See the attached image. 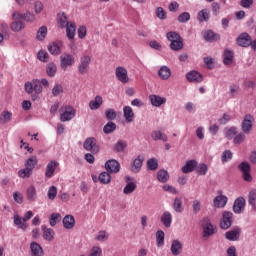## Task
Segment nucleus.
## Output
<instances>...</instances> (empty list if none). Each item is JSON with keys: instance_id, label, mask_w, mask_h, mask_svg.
Wrapping results in <instances>:
<instances>
[{"instance_id": "f257e3e1", "label": "nucleus", "mask_w": 256, "mask_h": 256, "mask_svg": "<svg viewBox=\"0 0 256 256\" xmlns=\"http://www.w3.org/2000/svg\"><path fill=\"white\" fill-rule=\"evenodd\" d=\"M166 38L170 41V49L172 51H181L183 49V38L179 33L170 31L166 34Z\"/></svg>"}, {"instance_id": "f03ea898", "label": "nucleus", "mask_w": 256, "mask_h": 256, "mask_svg": "<svg viewBox=\"0 0 256 256\" xmlns=\"http://www.w3.org/2000/svg\"><path fill=\"white\" fill-rule=\"evenodd\" d=\"M60 121L66 123V121H71L77 115V110L71 105H66L60 108Z\"/></svg>"}, {"instance_id": "7ed1b4c3", "label": "nucleus", "mask_w": 256, "mask_h": 256, "mask_svg": "<svg viewBox=\"0 0 256 256\" xmlns=\"http://www.w3.org/2000/svg\"><path fill=\"white\" fill-rule=\"evenodd\" d=\"M201 227L203 229L202 237L203 239H209L212 235H215V228L211 223V219L209 217H204L201 221Z\"/></svg>"}, {"instance_id": "20e7f679", "label": "nucleus", "mask_w": 256, "mask_h": 256, "mask_svg": "<svg viewBox=\"0 0 256 256\" xmlns=\"http://www.w3.org/2000/svg\"><path fill=\"white\" fill-rule=\"evenodd\" d=\"M83 147L86 151H91L93 155H97L101 148L99 146V142L95 137H89L84 141Z\"/></svg>"}, {"instance_id": "39448f33", "label": "nucleus", "mask_w": 256, "mask_h": 256, "mask_svg": "<svg viewBox=\"0 0 256 256\" xmlns=\"http://www.w3.org/2000/svg\"><path fill=\"white\" fill-rule=\"evenodd\" d=\"M25 91L28 95H31L35 91L36 95L43 93V86H41V80L34 79L32 82L25 83Z\"/></svg>"}, {"instance_id": "423d86ee", "label": "nucleus", "mask_w": 256, "mask_h": 256, "mask_svg": "<svg viewBox=\"0 0 256 256\" xmlns=\"http://www.w3.org/2000/svg\"><path fill=\"white\" fill-rule=\"evenodd\" d=\"M255 121V117L251 114H246L241 123V131L244 135H249L253 130V123Z\"/></svg>"}, {"instance_id": "0eeeda50", "label": "nucleus", "mask_w": 256, "mask_h": 256, "mask_svg": "<svg viewBox=\"0 0 256 256\" xmlns=\"http://www.w3.org/2000/svg\"><path fill=\"white\" fill-rule=\"evenodd\" d=\"M33 217V212L32 211H27L23 218L19 217V215L14 216V225H17L19 229H22V231H25L27 229V221Z\"/></svg>"}, {"instance_id": "6e6552de", "label": "nucleus", "mask_w": 256, "mask_h": 256, "mask_svg": "<svg viewBox=\"0 0 256 256\" xmlns=\"http://www.w3.org/2000/svg\"><path fill=\"white\" fill-rule=\"evenodd\" d=\"M233 212L231 211H224L222 213V218L220 220V227L221 229H224L227 231V229H230L231 225H233Z\"/></svg>"}, {"instance_id": "1a4fd4ad", "label": "nucleus", "mask_w": 256, "mask_h": 256, "mask_svg": "<svg viewBox=\"0 0 256 256\" xmlns=\"http://www.w3.org/2000/svg\"><path fill=\"white\" fill-rule=\"evenodd\" d=\"M89 65H91V56H82L80 58V63L78 64V72L80 75H86V73H89Z\"/></svg>"}, {"instance_id": "9d476101", "label": "nucleus", "mask_w": 256, "mask_h": 256, "mask_svg": "<svg viewBox=\"0 0 256 256\" xmlns=\"http://www.w3.org/2000/svg\"><path fill=\"white\" fill-rule=\"evenodd\" d=\"M238 169L239 171H241L244 181H253V177L251 176V165L249 164V162L240 163L238 165Z\"/></svg>"}, {"instance_id": "9b49d317", "label": "nucleus", "mask_w": 256, "mask_h": 256, "mask_svg": "<svg viewBox=\"0 0 256 256\" xmlns=\"http://www.w3.org/2000/svg\"><path fill=\"white\" fill-rule=\"evenodd\" d=\"M75 65V56L71 54H63L60 56V67L64 71H67L68 67Z\"/></svg>"}, {"instance_id": "f8f14e48", "label": "nucleus", "mask_w": 256, "mask_h": 256, "mask_svg": "<svg viewBox=\"0 0 256 256\" xmlns=\"http://www.w3.org/2000/svg\"><path fill=\"white\" fill-rule=\"evenodd\" d=\"M201 35L208 43H217V41L221 40V35L213 30H204Z\"/></svg>"}, {"instance_id": "ddd939ff", "label": "nucleus", "mask_w": 256, "mask_h": 256, "mask_svg": "<svg viewBox=\"0 0 256 256\" xmlns=\"http://www.w3.org/2000/svg\"><path fill=\"white\" fill-rule=\"evenodd\" d=\"M236 45L244 48L251 47V35L247 32L241 33L236 39Z\"/></svg>"}, {"instance_id": "4468645a", "label": "nucleus", "mask_w": 256, "mask_h": 256, "mask_svg": "<svg viewBox=\"0 0 256 256\" xmlns=\"http://www.w3.org/2000/svg\"><path fill=\"white\" fill-rule=\"evenodd\" d=\"M241 227L239 226H235L234 228H232L231 230L227 231L224 234L225 239H227L228 241H239L240 237H241Z\"/></svg>"}, {"instance_id": "2eb2a0df", "label": "nucleus", "mask_w": 256, "mask_h": 256, "mask_svg": "<svg viewBox=\"0 0 256 256\" xmlns=\"http://www.w3.org/2000/svg\"><path fill=\"white\" fill-rule=\"evenodd\" d=\"M104 167L108 173H119L121 170V164H119V161L115 159L106 161Z\"/></svg>"}, {"instance_id": "dca6fc26", "label": "nucleus", "mask_w": 256, "mask_h": 256, "mask_svg": "<svg viewBox=\"0 0 256 256\" xmlns=\"http://www.w3.org/2000/svg\"><path fill=\"white\" fill-rule=\"evenodd\" d=\"M186 79L189 83H203V74L192 70L186 74Z\"/></svg>"}, {"instance_id": "f3484780", "label": "nucleus", "mask_w": 256, "mask_h": 256, "mask_svg": "<svg viewBox=\"0 0 256 256\" xmlns=\"http://www.w3.org/2000/svg\"><path fill=\"white\" fill-rule=\"evenodd\" d=\"M118 81L121 83H129V76L127 75V69L123 66H119L115 71Z\"/></svg>"}, {"instance_id": "a211bd4d", "label": "nucleus", "mask_w": 256, "mask_h": 256, "mask_svg": "<svg viewBox=\"0 0 256 256\" xmlns=\"http://www.w3.org/2000/svg\"><path fill=\"white\" fill-rule=\"evenodd\" d=\"M56 21L59 29H65L67 25L71 24V22H69V17H67V14H65V12L58 13Z\"/></svg>"}, {"instance_id": "6ab92c4d", "label": "nucleus", "mask_w": 256, "mask_h": 256, "mask_svg": "<svg viewBox=\"0 0 256 256\" xmlns=\"http://www.w3.org/2000/svg\"><path fill=\"white\" fill-rule=\"evenodd\" d=\"M57 167H59V162L51 160L46 166L45 177L51 179V177L55 175V169H57Z\"/></svg>"}, {"instance_id": "aec40b11", "label": "nucleus", "mask_w": 256, "mask_h": 256, "mask_svg": "<svg viewBox=\"0 0 256 256\" xmlns=\"http://www.w3.org/2000/svg\"><path fill=\"white\" fill-rule=\"evenodd\" d=\"M245 209V198L238 197L233 204V211L237 215L243 213V210Z\"/></svg>"}, {"instance_id": "412c9836", "label": "nucleus", "mask_w": 256, "mask_h": 256, "mask_svg": "<svg viewBox=\"0 0 256 256\" xmlns=\"http://www.w3.org/2000/svg\"><path fill=\"white\" fill-rule=\"evenodd\" d=\"M149 100L153 107H161V105H165V103H167V98L155 94L150 95Z\"/></svg>"}, {"instance_id": "4be33fe9", "label": "nucleus", "mask_w": 256, "mask_h": 256, "mask_svg": "<svg viewBox=\"0 0 256 256\" xmlns=\"http://www.w3.org/2000/svg\"><path fill=\"white\" fill-rule=\"evenodd\" d=\"M30 251H31V256L45 255V252L43 251V247H41V244H39L37 242H31Z\"/></svg>"}, {"instance_id": "5701e85b", "label": "nucleus", "mask_w": 256, "mask_h": 256, "mask_svg": "<svg viewBox=\"0 0 256 256\" xmlns=\"http://www.w3.org/2000/svg\"><path fill=\"white\" fill-rule=\"evenodd\" d=\"M132 180L131 177L127 176L126 177V186L123 189L124 195H131L133 191L137 189V184L135 182H130Z\"/></svg>"}, {"instance_id": "b1692460", "label": "nucleus", "mask_w": 256, "mask_h": 256, "mask_svg": "<svg viewBox=\"0 0 256 256\" xmlns=\"http://www.w3.org/2000/svg\"><path fill=\"white\" fill-rule=\"evenodd\" d=\"M228 198L225 195L216 196L213 200V206L217 209H222L227 205Z\"/></svg>"}, {"instance_id": "393cba45", "label": "nucleus", "mask_w": 256, "mask_h": 256, "mask_svg": "<svg viewBox=\"0 0 256 256\" xmlns=\"http://www.w3.org/2000/svg\"><path fill=\"white\" fill-rule=\"evenodd\" d=\"M235 59V53L231 49H225L223 52V63L224 65H231Z\"/></svg>"}, {"instance_id": "a878e982", "label": "nucleus", "mask_w": 256, "mask_h": 256, "mask_svg": "<svg viewBox=\"0 0 256 256\" xmlns=\"http://www.w3.org/2000/svg\"><path fill=\"white\" fill-rule=\"evenodd\" d=\"M42 231H43V239L45 241H53L55 239V231L51 228H47L46 225H42Z\"/></svg>"}, {"instance_id": "bb28decb", "label": "nucleus", "mask_w": 256, "mask_h": 256, "mask_svg": "<svg viewBox=\"0 0 256 256\" xmlns=\"http://www.w3.org/2000/svg\"><path fill=\"white\" fill-rule=\"evenodd\" d=\"M141 167H143V157H141L139 155V156H137L136 159H134V161L130 167V171L132 173H139V171H141Z\"/></svg>"}, {"instance_id": "cd10ccee", "label": "nucleus", "mask_w": 256, "mask_h": 256, "mask_svg": "<svg viewBox=\"0 0 256 256\" xmlns=\"http://www.w3.org/2000/svg\"><path fill=\"white\" fill-rule=\"evenodd\" d=\"M197 168V160H188L182 167V173H193Z\"/></svg>"}, {"instance_id": "c85d7f7f", "label": "nucleus", "mask_w": 256, "mask_h": 256, "mask_svg": "<svg viewBox=\"0 0 256 256\" xmlns=\"http://www.w3.org/2000/svg\"><path fill=\"white\" fill-rule=\"evenodd\" d=\"M65 29L68 39H75V34L77 33V25L75 22H70V24H68Z\"/></svg>"}, {"instance_id": "c756f323", "label": "nucleus", "mask_w": 256, "mask_h": 256, "mask_svg": "<svg viewBox=\"0 0 256 256\" xmlns=\"http://www.w3.org/2000/svg\"><path fill=\"white\" fill-rule=\"evenodd\" d=\"M124 113V119L127 123H133V120L135 119V113H133V108L130 106H125L123 108Z\"/></svg>"}, {"instance_id": "7c9ffc66", "label": "nucleus", "mask_w": 256, "mask_h": 256, "mask_svg": "<svg viewBox=\"0 0 256 256\" xmlns=\"http://www.w3.org/2000/svg\"><path fill=\"white\" fill-rule=\"evenodd\" d=\"M161 223H162V224L164 225V227H166L167 229H169V227H171V223H173V216L171 215V212L165 211V212L162 214Z\"/></svg>"}, {"instance_id": "2f4dec72", "label": "nucleus", "mask_w": 256, "mask_h": 256, "mask_svg": "<svg viewBox=\"0 0 256 256\" xmlns=\"http://www.w3.org/2000/svg\"><path fill=\"white\" fill-rule=\"evenodd\" d=\"M64 229H73L75 227V217L73 215H66L63 220Z\"/></svg>"}, {"instance_id": "473e14b6", "label": "nucleus", "mask_w": 256, "mask_h": 256, "mask_svg": "<svg viewBox=\"0 0 256 256\" xmlns=\"http://www.w3.org/2000/svg\"><path fill=\"white\" fill-rule=\"evenodd\" d=\"M158 77H160V79H162V81H167V79H169V77H171V69L167 66H162L158 70Z\"/></svg>"}, {"instance_id": "72a5a7b5", "label": "nucleus", "mask_w": 256, "mask_h": 256, "mask_svg": "<svg viewBox=\"0 0 256 256\" xmlns=\"http://www.w3.org/2000/svg\"><path fill=\"white\" fill-rule=\"evenodd\" d=\"M181 251H183V244L179 240H173L171 245L172 255H181Z\"/></svg>"}, {"instance_id": "f704fd0d", "label": "nucleus", "mask_w": 256, "mask_h": 256, "mask_svg": "<svg viewBox=\"0 0 256 256\" xmlns=\"http://www.w3.org/2000/svg\"><path fill=\"white\" fill-rule=\"evenodd\" d=\"M151 137L154 141H163L164 143H167V141H169V137H167L165 133L157 130L151 133Z\"/></svg>"}, {"instance_id": "c9c22d12", "label": "nucleus", "mask_w": 256, "mask_h": 256, "mask_svg": "<svg viewBox=\"0 0 256 256\" xmlns=\"http://www.w3.org/2000/svg\"><path fill=\"white\" fill-rule=\"evenodd\" d=\"M39 163V160H37V156H30L26 161H25V167L26 169H29L30 171L33 172V169L37 166Z\"/></svg>"}, {"instance_id": "e433bc0d", "label": "nucleus", "mask_w": 256, "mask_h": 256, "mask_svg": "<svg viewBox=\"0 0 256 256\" xmlns=\"http://www.w3.org/2000/svg\"><path fill=\"white\" fill-rule=\"evenodd\" d=\"M26 197L28 201L33 203L37 199V189H35V186H30L26 190Z\"/></svg>"}, {"instance_id": "4c0bfd02", "label": "nucleus", "mask_w": 256, "mask_h": 256, "mask_svg": "<svg viewBox=\"0 0 256 256\" xmlns=\"http://www.w3.org/2000/svg\"><path fill=\"white\" fill-rule=\"evenodd\" d=\"M101 105H103V97L101 96H96L94 100L89 102V107L92 111L99 109Z\"/></svg>"}, {"instance_id": "58836bf2", "label": "nucleus", "mask_w": 256, "mask_h": 256, "mask_svg": "<svg viewBox=\"0 0 256 256\" xmlns=\"http://www.w3.org/2000/svg\"><path fill=\"white\" fill-rule=\"evenodd\" d=\"M156 177L160 183H167V181H169V172L165 169H160Z\"/></svg>"}, {"instance_id": "ea45409f", "label": "nucleus", "mask_w": 256, "mask_h": 256, "mask_svg": "<svg viewBox=\"0 0 256 256\" xmlns=\"http://www.w3.org/2000/svg\"><path fill=\"white\" fill-rule=\"evenodd\" d=\"M48 51L51 55H61V46L57 42H52L48 45Z\"/></svg>"}, {"instance_id": "a19ab883", "label": "nucleus", "mask_w": 256, "mask_h": 256, "mask_svg": "<svg viewBox=\"0 0 256 256\" xmlns=\"http://www.w3.org/2000/svg\"><path fill=\"white\" fill-rule=\"evenodd\" d=\"M98 179L102 185H109V183H111V173L108 171L101 172Z\"/></svg>"}, {"instance_id": "79ce46f5", "label": "nucleus", "mask_w": 256, "mask_h": 256, "mask_svg": "<svg viewBox=\"0 0 256 256\" xmlns=\"http://www.w3.org/2000/svg\"><path fill=\"white\" fill-rule=\"evenodd\" d=\"M172 207L176 213H183V200L179 197H176Z\"/></svg>"}, {"instance_id": "37998d69", "label": "nucleus", "mask_w": 256, "mask_h": 256, "mask_svg": "<svg viewBox=\"0 0 256 256\" xmlns=\"http://www.w3.org/2000/svg\"><path fill=\"white\" fill-rule=\"evenodd\" d=\"M46 73L48 77H55V75H57V65L53 62H49L46 66Z\"/></svg>"}, {"instance_id": "c03bdc74", "label": "nucleus", "mask_w": 256, "mask_h": 256, "mask_svg": "<svg viewBox=\"0 0 256 256\" xmlns=\"http://www.w3.org/2000/svg\"><path fill=\"white\" fill-rule=\"evenodd\" d=\"M13 117V114L9 111H3L0 115V123L1 125H5L7 123H9V121H11Z\"/></svg>"}, {"instance_id": "a18cd8bd", "label": "nucleus", "mask_w": 256, "mask_h": 256, "mask_svg": "<svg viewBox=\"0 0 256 256\" xmlns=\"http://www.w3.org/2000/svg\"><path fill=\"white\" fill-rule=\"evenodd\" d=\"M156 243L157 247H163L165 245V232L163 230L156 232Z\"/></svg>"}, {"instance_id": "49530a36", "label": "nucleus", "mask_w": 256, "mask_h": 256, "mask_svg": "<svg viewBox=\"0 0 256 256\" xmlns=\"http://www.w3.org/2000/svg\"><path fill=\"white\" fill-rule=\"evenodd\" d=\"M10 29L14 31V33H19V31H23V29H25V23L21 21L12 22Z\"/></svg>"}, {"instance_id": "de8ad7c7", "label": "nucleus", "mask_w": 256, "mask_h": 256, "mask_svg": "<svg viewBox=\"0 0 256 256\" xmlns=\"http://www.w3.org/2000/svg\"><path fill=\"white\" fill-rule=\"evenodd\" d=\"M248 203L252 209L256 211V189H253L248 194Z\"/></svg>"}, {"instance_id": "09e8293b", "label": "nucleus", "mask_w": 256, "mask_h": 256, "mask_svg": "<svg viewBox=\"0 0 256 256\" xmlns=\"http://www.w3.org/2000/svg\"><path fill=\"white\" fill-rule=\"evenodd\" d=\"M209 10L208 9H203L200 12H198L197 19L200 23H203V21L207 22L209 21Z\"/></svg>"}, {"instance_id": "8fccbe9b", "label": "nucleus", "mask_w": 256, "mask_h": 256, "mask_svg": "<svg viewBox=\"0 0 256 256\" xmlns=\"http://www.w3.org/2000/svg\"><path fill=\"white\" fill-rule=\"evenodd\" d=\"M45 37H47V26H41L36 34L37 41H45Z\"/></svg>"}, {"instance_id": "3c124183", "label": "nucleus", "mask_w": 256, "mask_h": 256, "mask_svg": "<svg viewBox=\"0 0 256 256\" xmlns=\"http://www.w3.org/2000/svg\"><path fill=\"white\" fill-rule=\"evenodd\" d=\"M127 149V142L123 140H118L116 144L114 145V151L116 153H123Z\"/></svg>"}, {"instance_id": "603ef678", "label": "nucleus", "mask_w": 256, "mask_h": 256, "mask_svg": "<svg viewBox=\"0 0 256 256\" xmlns=\"http://www.w3.org/2000/svg\"><path fill=\"white\" fill-rule=\"evenodd\" d=\"M117 129V124H115L113 121H109L104 127L103 132L105 135H109L113 133Z\"/></svg>"}, {"instance_id": "864d4df0", "label": "nucleus", "mask_w": 256, "mask_h": 256, "mask_svg": "<svg viewBox=\"0 0 256 256\" xmlns=\"http://www.w3.org/2000/svg\"><path fill=\"white\" fill-rule=\"evenodd\" d=\"M147 169L149 171H157L159 169V162L156 158H151L147 161Z\"/></svg>"}, {"instance_id": "5fc2aeb1", "label": "nucleus", "mask_w": 256, "mask_h": 256, "mask_svg": "<svg viewBox=\"0 0 256 256\" xmlns=\"http://www.w3.org/2000/svg\"><path fill=\"white\" fill-rule=\"evenodd\" d=\"M105 117L107 121H115L117 119V112L113 108H108L105 110Z\"/></svg>"}, {"instance_id": "6e6d98bb", "label": "nucleus", "mask_w": 256, "mask_h": 256, "mask_svg": "<svg viewBox=\"0 0 256 256\" xmlns=\"http://www.w3.org/2000/svg\"><path fill=\"white\" fill-rule=\"evenodd\" d=\"M197 175H207V171H209V167L205 163H200L195 168Z\"/></svg>"}, {"instance_id": "4d7b16f0", "label": "nucleus", "mask_w": 256, "mask_h": 256, "mask_svg": "<svg viewBox=\"0 0 256 256\" xmlns=\"http://www.w3.org/2000/svg\"><path fill=\"white\" fill-rule=\"evenodd\" d=\"M37 59L42 63H49V53H47L45 50H40L37 53Z\"/></svg>"}, {"instance_id": "13d9d810", "label": "nucleus", "mask_w": 256, "mask_h": 256, "mask_svg": "<svg viewBox=\"0 0 256 256\" xmlns=\"http://www.w3.org/2000/svg\"><path fill=\"white\" fill-rule=\"evenodd\" d=\"M31 175H33V171L26 167L18 171V176L21 177V179H29Z\"/></svg>"}, {"instance_id": "bf43d9fd", "label": "nucleus", "mask_w": 256, "mask_h": 256, "mask_svg": "<svg viewBox=\"0 0 256 256\" xmlns=\"http://www.w3.org/2000/svg\"><path fill=\"white\" fill-rule=\"evenodd\" d=\"M61 221V214L53 213L50 216L49 223L51 227H55Z\"/></svg>"}, {"instance_id": "052dcab7", "label": "nucleus", "mask_w": 256, "mask_h": 256, "mask_svg": "<svg viewBox=\"0 0 256 256\" xmlns=\"http://www.w3.org/2000/svg\"><path fill=\"white\" fill-rule=\"evenodd\" d=\"M179 23H187L191 20V14L189 12L181 13L177 18Z\"/></svg>"}, {"instance_id": "680f3d73", "label": "nucleus", "mask_w": 256, "mask_h": 256, "mask_svg": "<svg viewBox=\"0 0 256 256\" xmlns=\"http://www.w3.org/2000/svg\"><path fill=\"white\" fill-rule=\"evenodd\" d=\"M230 159H233V152L231 150H225L221 157L222 163H227Z\"/></svg>"}, {"instance_id": "e2e57ef3", "label": "nucleus", "mask_w": 256, "mask_h": 256, "mask_svg": "<svg viewBox=\"0 0 256 256\" xmlns=\"http://www.w3.org/2000/svg\"><path fill=\"white\" fill-rule=\"evenodd\" d=\"M233 135H237V127H230L225 130V137L227 139H232Z\"/></svg>"}, {"instance_id": "0e129e2a", "label": "nucleus", "mask_w": 256, "mask_h": 256, "mask_svg": "<svg viewBox=\"0 0 256 256\" xmlns=\"http://www.w3.org/2000/svg\"><path fill=\"white\" fill-rule=\"evenodd\" d=\"M55 197H57V187L50 186L48 189V199H50V201H54Z\"/></svg>"}, {"instance_id": "69168bd1", "label": "nucleus", "mask_w": 256, "mask_h": 256, "mask_svg": "<svg viewBox=\"0 0 256 256\" xmlns=\"http://www.w3.org/2000/svg\"><path fill=\"white\" fill-rule=\"evenodd\" d=\"M192 209H193L194 215H198L199 211H201V201L194 200L192 203Z\"/></svg>"}, {"instance_id": "338daca9", "label": "nucleus", "mask_w": 256, "mask_h": 256, "mask_svg": "<svg viewBox=\"0 0 256 256\" xmlns=\"http://www.w3.org/2000/svg\"><path fill=\"white\" fill-rule=\"evenodd\" d=\"M60 93H63V86L61 84H55L52 89V95L58 97Z\"/></svg>"}, {"instance_id": "774afa93", "label": "nucleus", "mask_w": 256, "mask_h": 256, "mask_svg": "<svg viewBox=\"0 0 256 256\" xmlns=\"http://www.w3.org/2000/svg\"><path fill=\"white\" fill-rule=\"evenodd\" d=\"M243 141H245V134L240 133V134H237V135L234 137L233 143H234L235 145H241V143H243Z\"/></svg>"}]
</instances>
